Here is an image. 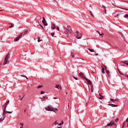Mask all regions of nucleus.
Segmentation results:
<instances>
[{"label":"nucleus","instance_id":"f257e3e1","mask_svg":"<svg viewBox=\"0 0 128 128\" xmlns=\"http://www.w3.org/2000/svg\"><path fill=\"white\" fill-rule=\"evenodd\" d=\"M64 32L66 34L67 38H70L71 36L74 34L72 30V27L70 26H67L66 28H64Z\"/></svg>","mask_w":128,"mask_h":128},{"label":"nucleus","instance_id":"f03ea898","mask_svg":"<svg viewBox=\"0 0 128 128\" xmlns=\"http://www.w3.org/2000/svg\"><path fill=\"white\" fill-rule=\"evenodd\" d=\"M46 110L48 112H56V111L54 110H58V108H54L50 105H49L47 108H46Z\"/></svg>","mask_w":128,"mask_h":128},{"label":"nucleus","instance_id":"7ed1b4c3","mask_svg":"<svg viewBox=\"0 0 128 128\" xmlns=\"http://www.w3.org/2000/svg\"><path fill=\"white\" fill-rule=\"evenodd\" d=\"M74 36L78 40L80 38H82V33L80 32H79L78 31H76V32L74 34Z\"/></svg>","mask_w":128,"mask_h":128},{"label":"nucleus","instance_id":"20e7f679","mask_svg":"<svg viewBox=\"0 0 128 128\" xmlns=\"http://www.w3.org/2000/svg\"><path fill=\"white\" fill-rule=\"evenodd\" d=\"M6 108H4V110H3V114H2L4 118H6V114H12V112H8L6 111Z\"/></svg>","mask_w":128,"mask_h":128},{"label":"nucleus","instance_id":"39448f33","mask_svg":"<svg viewBox=\"0 0 128 128\" xmlns=\"http://www.w3.org/2000/svg\"><path fill=\"white\" fill-rule=\"evenodd\" d=\"M116 126V124L114 123V122L111 121L109 124H107V125L105 126V128H106L107 126Z\"/></svg>","mask_w":128,"mask_h":128},{"label":"nucleus","instance_id":"423d86ee","mask_svg":"<svg viewBox=\"0 0 128 128\" xmlns=\"http://www.w3.org/2000/svg\"><path fill=\"white\" fill-rule=\"evenodd\" d=\"M101 66L102 68V72L104 74V70H106V66L104 64H101Z\"/></svg>","mask_w":128,"mask_h":128},{"label":"nucleus","instance_id":"0eeeda50","mask_svg":"<svg viewBox=\"0 0 128 128\" xmlns=\"http://www.w3.org/2000/svg\"><path fill=\"white\" fill-rule=\"evenodd\" d=\"M22 36V34L21 33L18 36L14 39V42H18L20 40V38Z\"/></svg>","mask_w":128,"mask_h":128},{"label":"nucleus","instance_id":"6e6552de","mask_svg":"<svg viewBox=\"0 0 128 128\" xmlns=\"http://www.w3.org/2000/svg\"><path fill=\"white\" fill-rule=\"evenodd\" d=\"M79 76H80V78H84V80H86V75L82 72H80L79 74Z\"/></svg>","mask_w":128,"mask_h":128},{"label":"nucleus","instance_id":"1a4fd4ad","mask_svg":"<svg viewBox=\"0 0 128 128\" xmlns=\"http://www.w3.org/2000/svg\"><path fill=\"white\" fill-rule=\"evenodd\" d=\"M85 80H86V82H87L88 84H90V86H92V82H90V80H88V78H85Z\"/></svg>","mask_w":128,"mask_h":128},{"label":"nucleus","instance_id":"9d476101","mask_svg":"<svg viewBox=\"0 0 128 128\" xmlns=\"http://www.w3.org/2000/svg\"><path fill=\"white\" fill-rule=\"evenodd\" d=\"M8 104H10V100L6 101V102L3 105L4 108H6V106Z\"/></svg>","mask_w":128,"mask_h":128},{"label":"nucleus","instance_id":"9b49d317","mask_svg":"<svg viewBox=\"0 0 128 128\" xmlns=\"http://www.w3.org/2000/svg\"><path fill=\"white\" fill-rule=\"evenodd\" d=\"M108 106H112V108H116V106H118V105L114 104H108Z\"/></svg>","mask_w":128,"mask_h":128},{"label":"nucleus","instance_id":"f8f14e48","mask_svg":"<svg viewBox=\"0 0 128 128\" xmlns=\"http://www.w3.org/2000/svg\"><path fill=\"white\" fill-rule=\"evenodd\" d=\"M42 22L44 26H48V22H46V20H42Z\"/></svg>","mask_w":128,"mask_h":128},{"label":"nucleus","instance_id":"ddd939ff","mask_svg":"<svg viewBox=\"0 0 128 128\" xmlns=\"http://www.w3.org/2000/svg\"><path fill=\"white\" fill-rule=\"evenodd\" d=\"M55 88H58V90H62V86L60 85L56 84Z\"/></svg>","mask_w":128,"mask_h":128},{"label":"nucleus","instance_id":"4468645a","mask_svg":"<svg viewBox=\"0 0 128 128\" xmlns=\"http://www.w3.org/2000/svg\"><path fill=\"white\" fill-rule=\"evenodd\" d=\"M106 74H107L109 78H110V71H108V70H107V69H106Z\"/></svg>","mask_w":128,"mask_h":128},{"label":"nucleus","instance_id":"2eb2a0df","mask_svg":"<svg viewBox=\"0 0 128 128\" xmlns=\"http://www.w3.org/2000/svg\"><path fill=\"white\" fill-rule=\"evenodd\" d=\"M10 52H8L7 55L6 56L4 59L5 60H8V58H10Z\"/></svg>","mask_w":128,"mask_h":128},{"label":"nucleus","instance_id":"dca6fc26","mask_svg":"<svg viewBox=\"0 0 128 128\" xmlns=\"http://www.w3.org/2000/svg\"><path fill=\"white\" fill-rule=\"evenodd\" d=\"M99 96H100L99 98L100 100H102V98H105L104 96L102 95V94H99Z\"/></svg>","mask_w":128,"mask_h":128},{"label":"nucleus","instance_id":"f3484780","mask_svg":"<svg viewBox=\"0 0 128 128\" xmlns=\"http://www.w3.org/2000/svg\"><path fill=\"white\" fill-rule=\"evenodd\" d=\"M8 62V59H4V64H3L4 66V64H6Z\"/></svg>","mask_w":128,"mask_h":128},{"label":"nucleus","instance_id":"a211bd4d","mask_svg":"<svg viewBox=\"0 0 128 128\" xmlns=\"http://www.w3.org/2000/svg\"><path fill=\"white\" fill-rule=\"evenodd\" d=\"M102 6L104 8V12H105V14H106V8L104 5H102Z\"/></svg>","mask_w":128,"mask_h":128},{"label":"nucleus","instance_id":"6ab92c4d","mask_svg":"<svg viewBox=\"0 0 128 128\" xmlns=\"http://www.w3.org/2000/svg\"><path fill=\"white\" fill-rule=\"evenodd\" d=\"M88 50H90V52H94V50L93 49H90V48H88Z\"/></svg>","mask_w":128,"mask_h":128},{"label":"nucleus","instance_id":"aec40b11","mask_svg":"<svg viewBox=\"0 0 128 128\" xmlns=\"http://www.w3.org/2000/svg\"><path fill=\"white\" fill-rule=\"evenodd\" d=\"M90 88H91V92H94V86L93 85H91Z\"/></svg>","mask_w":128,"mask_h":128},{"label":"nucleus","instance_id":"412c9836","mask_svg":"<svg viewBox=\"0 0 128 128\" xmlns=\"http://www.w3.org/2000/svg\"><path fill=\"white\" fill-rule=\"evenodd\" d=\"M52 30H54V28H56V25L54 24H52Z\"/></svg>","mask_w":128,"mask_h":128},{"label":"nucleus","instance_id":"4be33fe9","mask_svg":"<svg viewBox=\"0 0 128 128\" xmlns=\"http://www.w3.org/2000/svg\"><path fill=\"white\" fill-rule=\"evenodd\" d=\"M122 62H123V64H126V66H128V61H123Z\"/></svg>","mask_w":128,"mask_h":128},{"label":"nucleus","instance_id":"5701e85b","mask_svg":"<svg viewBox=\"0 0 128 128\" xmlns=\"http://www.w3.org/2000/svg\"><path fill=\"white\" fill-rule=\"evenodd\" d=\"M90 14L92 16V18H94V14H92V11L90 12Z\"/></svg>","mask_w":128,"mask_h":128},{"label":"nucleus","instance_id":"b1692460","mask_svg":"<svg viewBox=\"0 0 128 128\" xmlns=\"http://www.w3.org/2000/svg\"><path fill=\"white\" fill-rule=\"evenodd\" d=\"M42 40H40V37H38V42H42Z\"/></svg>","mask_w":128,"mask_h":128},{"label":"nucleus","instance_id":"393cba45","mask_svg":"<svg viewBox=\"0 0 128 128\" xmlns=\"http://www.w3.org/2000/svg\"><path fill=\"white\" fill-rule=\"evenodd\" d=\"M71 56L72 58H74V54L72 52H71Z\"/></svg>","mask_w":128,"mask_h":128},{"label":"nucleus","instance_id":"a878e982","mask_svg":"<svg viewBox=\"0 0 128 128\" xmlns=\"http://www.w3.org/2000/svg\"><path fill=\"white\" fill-rule=\"evenodd\" d=\"M42 100H44V102H46V97L45 96H43L42 98Z\"/></svg>","mask_w":128,"mask_h":128},{"label":"nucleus","instance_id":"bb28decb","mask_svg":"<svg viewBox=\"0 0 128 128\" xmlns=\"http://www.w3.org/2000/svg\"><path fill=\"white\" fill-rule=\"evenodd\" d=\"M58 126H62V124H64V121H62L61 123L58 124Z\"/></svg>","mask_w":128,"mask_h":128},{"label":"nucleus","instance_id":"cd10ccee","mask_svg":"<svg viewBox=\"0 0 128 128\" xmlns=\"http://www.w3.org/2000/svg\"><path fill=\"white\" fill-rule=\"evenodd\" d=\"M124 17L126 18H128V14H125V16H124Z\"/></svg>","mask_w":128,"mask_h":128},{"label":"nucleus","instance_id":"c85d7f7f","mask_svg":"<svg viewBox=\"0 0 128 128\" xmlns=\"http://www.w3.org/2000/svg\"><path fill=\"white\" fill-rule=\"evenodd\" d=\"M114 102H118V98H116L114 99Z\"/></svg>","mask_w":128,"mask_h":128},{"label":"nucleus","instance_id":"c756f323","mask_svg":"<svg viewBox=\"0 0 128 128\" xmlns=\"http://www.w3.org/2000/svg\"><path fill=\"white\" fill-rule=\"evenodd\" d=\"M125 124H126V122H124L122 124V128H124V125H125Z\"/></svg>","mask_w":128,"mask_h":128},{"label":"nucleus","instance_id":"7c9ffc66","mask_svg":"<svg viewBox=\"0 0 128 128\" xmlns=\"http://www.w3.org/2000/svg\"><path fill=\"white\" fill-rule=\"evenodd\" d=\"M27 32H28V30H25V31L24 32V34H26Z\"/></svg>","mask_w":128,"mask_h":128},{"label":"nucleus","instance_id":"2f4dec72","mask_svg":"<svg viewBox=\"0 0 128 128\" xmlns=\"http://www.w3.org/2000/svg\"><path fill=\"white\" fill-rule=\"evenodd\" d=\"M118 120H119V119H118V118L116 119L115 122H118Z\"/></svg>","mask_w":128,"mask_h":128},{"label":"nucleus","instance_id":"473e14b6","mask_svg":"<svg viewBox=\"0 0 128 128\" xmlns=\"http://www.w3.org/2000/svg\"><path fill=\"white\" fill-rule=\"evenodd\" d=\"M73 78L74 80H78V78L76 77H75L74 76H73Z\"/></svg>","mask_w":128,"mask_h":128},{"label":"nucleus","instance_id":"72a5a7b5","mask_svg":"<svg viewBox=\"0 0 128 128\" xmlns=\"http://www.w3.org/2000/svg\"><path fill=\"white\" fill-rule=\"evenodd\" d=\"M4 120V118H0V122H2V120Z\"/></svg>","mask_w":128,"mask_h":128},{"label":"nucleus","instance_id":"f704fd0d","mask_svg":"<svg viewBox=\"0 0 128 128\" xmlns=\"http://www.w3.org/2000/svg\"><path fill=\"white\" fill-rule=\"evenodd\" d=\"M110 100H112V102H114V99L110 98Z\"/></svg>","mask_w":128,"mask_h":128},{"label":"nucleus","instance_id":"c9c22d12","mask_svg":"<svg viewBox=\"0 0 128 128\" xmlns=\"http://www.w3.org/2000/svg\"><path fill=\"white\" fill-rule=\"evenodd\" d=\"M56 28V30H58V32H60V27L57 26V27Z\"/></svg>","mask_w":128,"mask_h":128},{"label":"nucleus","instance_id":"e433bc0d","mask_svg":"<svg viewBox=\"0 0 128 128\" xmlns=\"http://www.w3.org/2000/svg\"><path fill=\"white\" fill-rule=\"evenodd\" d=\"M104 32H102L101 34H100V35L102 36H104Z\"/></svg>","mask_w":128,"mask_h":128},{"label":"nucleus","instance_id":"4c0bfd02","mask_svg":"<svg viewBox=\"0 0 128 128\" xmlns=\"http://www.w3.org/2000/svg\"><path fill=\"white\" fill-rule=\"evenodd\" d=\"M23 76L24 78H26L28 80V77H26V76L22 75V76Z\"/></svg>","mask_w":128,"mask_h":128},{"label":"nucleus","instance_id":"58836bf2","mask_svg":"<svg viewBox=\"0 0 128 128\" xmlns=\"http://www.w3.org/2000/svg\"><path fill=\"white\" fill-rule=\"evenodd\" d=\"M42 88V86H39L38 87V88Z\"/></svg>","mask_w":128,"mask_h":128},{"label":"nucleus","instance_id":"ea45409f","mask_svg":"<svg viewBox=\"0 0 128 128\" xmlns=\"http://www.w3.org/2000/svg\"><path fill=\"white\" fill-rule=\"evenodd\" d=\"M54 124L55 126H56V124H58L56 122V121Z\"/></svg>","mask_w":128,"mask_h":128},{"label":"nucleus","instance_id":"a19ab883","mask_svg":"<svg viewBox=\"0 0 128 128\" xmlns=\"http://www.w3.org/2000/svg\"><path fill=\"white\" fill-rule=\"evenodd\" d=\"M54 32L51 33V36H54Z\"/></svg>","mask_w":128,"mask_h":128},{"label":"nucleus","instance_id":"79ce46f5","mask_svg":"<svg viewBox=\"0 0 128 128\" xmlns=\"http://www.w3.org/2000/svg\"><path fill=\"white\" fill-rule=\"evenodd\" d=\"M44 94V92L42 91L41 92V94Z\"/></svg>","mask_w":128,"mask_h":128},{"label":"nucleus","instance_id":"37998d69","mask_svg":"<svg viewBox=\"0 0 128 128\" xmlns=\"http://www.w3.org/2000/svg\"><path fill=\"white\" fill-rule=\"evenodd\" d=\"M20 125L21 126H24V124L22 123H20Z\"/></svg>","mask_w":128,"mask_h":128},{"label":"nucleus","instance_id":"c03bdc74","mask_svg":"<svg viewBox=\"0 0 128 128\" xmlns=\"http://www.w3.org/2000/svg\"><path fill=\"white\" fill-rule=\"evenodd\" d=\"M121 36L124 38V34H121Z\"/></svg>","mask_w":128,"mask_h":128},{"label":"nucleus","instance_id":"a18cd8bd","mask_svg":"<svg viewBox=\"0 0 128 128\" xmlns=\"http://www.w3.org/2000/svg\"><path fill=\"white\" fill-rule=\"evenodd\" d=\"M42 20H46V19L44 18V17H42Z\"/></svg>","mask_w":128,"mask_h":128},{"label":"nucleus","instance_id":"49530a36","mask_svg":"<svg viewBox=\"0 0 128 128\" xmlns=\"http://www.w3.org/2000/svg\"><path fill=\"white\" fill-rule=\"evenodd\" d=\"M14 24H12V26H10V28H12V26H14Z\"/></svg>","mask_w":128,"mask_h":128},{"label":"nucleus","instance_id":"de8ad7c7","mask_svg":"<svg viewBox=\"0 0 128 128\" xmlns=\"http://www.w3.org/2000/svg\"><path fill=\"white\" fill-rule=\"evenodd\" d=\"M118 72H119L120 74H122V73L120 72V70H118Z\"/></svg>","mask_w":128,"mask_h":128},{"label":"nucleus","instance_id":"09e8293b","mask_svg":"<svg viewBox=\"0 0 128 128\" xmlns=\"http://www.w3.org/2000/svg\"><path fill=\"white\" fill-rule=\"evenodd\" d=\"M57 98H53L54 100H56Z\"/></svg>","mask_w":128,"mask_h":128},{"label":"nucleus","instance_id":"8fccbe9b","mask_svg":"<svg viewBox=\"0 0 128 128\" xmlns=\"http://www.w3.org/2000/svg\"><path fill=\"white\" fill-rule=\"evenodd\" d=\"M22 98H24V96L20 99V100H22Z\"/></svg>","mask_w":128,"mask_h":128},{"label":"nucleus","instance_id":"3c124183","mask_svg":"<svg viewBox=\"0 0 128 128\" xmlns=\"http://www.w3.org/2000/svg\"><path fill=\"white\" fill-rule=\"evenodd\" d=\"M95 56H98V54H95Z\"/></svg>","mask_w":128,"mask_h":128},{"label":"nucleus","instance_id":"603ef678","mask_svg":"<svg viewBox=\"0 0 128 128\" xmlns=\"http://www.w3.org/2000/svg\"><path fill=\"white\" fill-rule=\"evenodd\" d=\"M2 66V63H0V68Z\"/></svg>","mask_w":128,"mask_h":128},{"label":"nucleus","instance_id":"864d4df0","mask_svg":"<svg viewBox=\"0 0 128 128\" xmlns=\"http://www.w3.org/2000/svg\"><path fill=\"white\" fill-rule=\"evenodd\" d=\"M40 26H42V28H44V27H43L42 26V25L40 24Z\"/></svg>","mask_w":128,"mask_h":128},{"label":"nucleus","instance_id":"5fc2aeb1","mask_svg":"<svg viewBox=\"0 0 128 128\" xmlns=\"http://www.w3.org/2000/svg\"><path fill=\"white\" fill-rule=\"evenodd\" d=\"M2 9H0V12H2Z\"/></svg>","mask_w":128,"mask_h":128},{"label":"nucleus","instance_id":"6e6d98bb","mask_svg":"<svg viewBox=\"0 0 128 128\" xmlns=\"http://www.w3.org/2000/svg\"><path fill=\"white\" fill-rule=\"evenodd\" d=\"M80 60H84V59H82V58H80Z\"/></svg>","mask_w":128,"mask_h":128},{"label":"nucleus","instance_id":"4d7b16f0","mask_svg":"<svg viewBox=\"0 0 128 128\" xmlns=\"http://www.w3.org/2000/svg\"><path fill=\"white\" fill-rule=\"evenodd\" d=\"M126 78H128V76H126Z\"/></svg>","mask_w":128,"mask_h":128},{"label":"nucleus","instance_id":"13d9d810","mask_svg":"<svg viewBox=\"0 0 128 128\" xmlns=\"http://www.w3.org/2000/svg\"><path fill=\"white\" fill-rule=\"evenodd\" d=\"M20 128H24L22 126L20 127Z\"/></svg>","mask_w":128,"mask_h":128},{"label":"nucleus","instance_id":"bf43d9fd","mask_svg":"<svg viewBox=\"0 0 128 128\" xmlns=\"http://www.w3.org/2000/svg\"><path fill=\"white\" fill-rule=\"evenodd\" d=\"M98 32L99 34H100V32Z\"/></svg>","mask_w":128,"mask_h":128},{"label":"nucleus","instance_id":"052dcab7","mask_svg":"<svg viewBox=\"0 0 128 128\" xmlns=\"http://www.w3.org/2000/svg\"><path fill=\"white\" fill-rule=\"evenodd\" d=\"M20 98H21V97H22V96H20Z\"/></svg>","mask_w":128,"mask_h":128},{"label":"nucleus","instance_id":"680f3d73","mask_svg":"<svg viewBox=\"0 0 128 128\" xmlns=\"http://www.w3.org/2000/svg\"><path fill=\"white\" fill-rule=\"evenodd\" d=\"M126 10H128L127 9H125Z\"/></svg>","mask_w":128,"mask_h":128},{"label":"nucleus","instance_id":"e2e57ef3","mask_svg":"<svg viewBox=\"0 0 128 128\" xmlns=\"http://www.w3.org/2000/svg\"><path fill=\"white\" fill-rule=\"evenodd\" d=\"M88 88H90V86L88 85Z\"/></svg>","mask_w":128,"mask_h":128},{"label":"nucleus","instance_id":"0e129e2a","mask_svg":"<svg viewBox=\"0 0 128 128\" xmlns=\"http://www.w3.org/2000/svg\"><path fill=\"white\" fill-rule=\"evenodd\" d=\"M24 112H26V110H24Z\"/></svg>","mask_w":128,"mask_h":128},{"label":"nucleus","instance_id":"69168bd1","mask_svg":"<svg viewBox=\"0 0 128 128\" xmlns=\"http://www.w3.org/2000/svg\"><path fill=\"white\" fill-rule=\"evenodd\" d=\"M54 2H56V0H54Z\"/></svg>","mask_w":128,"mask_h":128},{"label":"nucleus","instance_id":"338daca9","mask_svg":"<svg viewBox=\"0 0 128 128\" xmlns=\"http://www.w3.org/2000/svg\"><path fill=\"white\" fill-rule=\"evenodd\" d=\"M46 99L48 100V98H46Z\"/></svg>","mask_w":128,"mask_h":128}]
</instances>
